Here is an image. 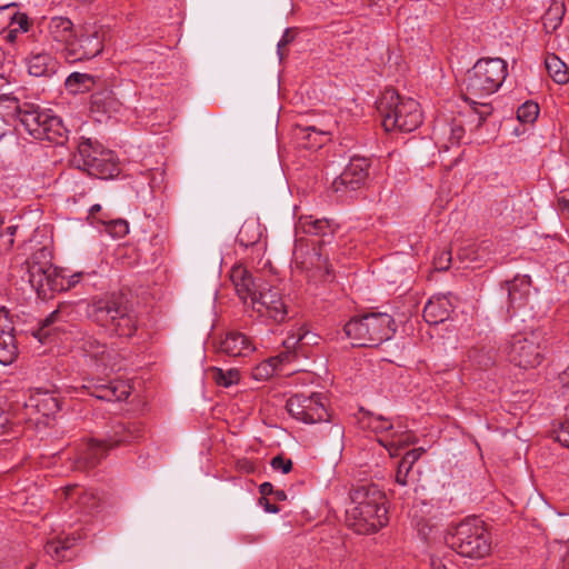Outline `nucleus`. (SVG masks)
Returning a JSON list of instances; mask_svg holds the SVG:
<instances>
[{
  "label": "nucleus",
  "mask_w": 569,
  "mask_h": 569,
  "mask_svg": "<svg viewBox=\"0 0 569 569\" xmlns=\"http://www.w3.org/2000/svg\"><path fill=\"white\" fill-rule=\"evenodd\" d=\"M506 77L507 63L500 58L480 59L467 72L463 98L478 114V126L492 112L491 104L481 100L495 93L501 87Z\"/></svg>",
  "instance_id": "nucleus-1"
},
{
  "label": "nucleus",
  "mask_w": 569,
  "mask_h": 569,
  "mask_svg": "<svg viewBox=\"0 0 569 569\" xmlns=\"http://www.w3.org/2000/svg\"><path fill=\"white\" fill-rule=\"evenodd\" d=\"M347 523L360 535H370L388 522L386 497L376 486H360L351 491Z\"/></svg>",
  "instance_id": "nucleus-2"
},
{
  "label": "nucleus",
  "mask_w": 569,
  "mask_h": 569,
  "mask_svg": "<svg viewBox=\"0 0 569 569\" xmlns=\"http://www.w3.org/2000/svg\"><path fill=\"white\" fill-rule=\"evenodd\" d=\"M87 316L111 336L130 338L138 328L137 315L121 295L92 299L87 307Z\"/></svg>",
  "instance_id": "nucleus-3"
},
{
  "label": "nucleus",
  "mask_w": 569,
  "mask_h": 569,
  "mask_svg": "<svg viewBox=\"0 0 569 569\" xmlns=\"http://www.w3.org/2000/svg\"><path fill=\"white\" fill-rule=\"evenodd\" d=\"M386 131L411 132L422 123V111L418 101L401 97L395 89H386L377 102Z\"/></svg>",
  "instance_id": "nucleus-4"
},
{
  "label": "nucleus",
  "mask_w": 569,
  "mask_h": 569,
  "mask_svg": "<svg viewBox=\"0 0 569 569\" xmlns=\"http://www.w3.org/2000/svg\"><path fill=\"white\" fill-rule=\"evenodd\" d=\"M357 347H378L396 332L395 320L388 313H368L350 319L343 328Z\"/></svg>",
  "instance_id": "nucleus-5"
},
{
  "label": "nucleus",
  "mask_w": 569,
  "mask_h": 569,
  "mask_svg": "<svg viewBox=\"0 0 569 569\" xmlns=\"http://www.w3.org/2000/svg\"><path fill=\"white\" fill-rule=\"evenodd\" d=\"M17 129H22L36 140H48L57 144H62L68 133L62 120L52 110L43 109L31 102L29 106H24Z\"/></svg>",
  "instance_id": "nucleus-6"
},
{
  "label": "nucleus",
  "mask_w": 569,
  "mask_h": 569,
  "mask_svg": "<svg viewBox=\"0 0 569 569\" xmlns=\"http://www.w3.org/2000/svg\"><path fill=\"white\" fill-rule=\"evenodd\" d=\"M448 545L459 555L470 558H482L491 549L490 535L478 517L461 521L448 538Z\"/></svg>",
  "instance_id": "nucleus-7"
},
{
  "label": "nucleus",
  "mask_w": 569,
  "mask_h": 569,
  "mask_svg": "<svg viewBox=\"0 0 569 569\" xmlns=\"http://www.w3.org/2000/svg\"><path fill=\"white\" fill-rule=\"evenodd\" d=\"M542 343L543 337L540 331L515 335L507 346L508 359L519 368H535L543 359L545 347Z\"/></svg>",
  "instance_id": "nucleus-8"
},
{
  "label": "nucleus",
  "mask_w": 569,
  "mask_h": 569,
  "mask_svg": "<svg viewBox=\"0 0 569 569\" xmlns=\"http://www.w3.org/2000/svg\"><path fill=\"white\" fill-rule=\"evenodd\" d=\"M70 333L74 336L72 340L73 349L86 359H89L98 370L113 369L117 359V353L113 349L89 332L76 331Z\"/></svg>",
  "instance_id": "nucleus-9"
},
{
  "label": "nucleus",
  "mask_w": 569,
  "mask_h": 569,
  "mask_svg": "<svg viewBox=\"0 0 569 569\" xmlns=\"http://www.w3.org/2000/svg\"><path fill=\"white\" fill-rule=\"evenodd\" d=\"M30 21L26 13L20 12L16 3L0 6V36L9 43L28 44L33 34H27Z\"/></svg>",
  "instance_id": "nucleus-10"
},
{
  "label": "nucleus",
  "mask_w": 569,
  "mask_h": 569,
  "mask_svg": "<svg viewBox=\"0 0 569 569\" xmlns=\"http://www.w3.org/2000/svg\"><path fill=\"white\" fill-rule=\"evenodd\" d=\"M289 415L303 423H316L327 420V409L319 393H296L287 400Z\"/></svg>",
  "instance_id": "nucleus-11"
},
{
  "label": "nucleus",
  "mask_w": 569,
  "mask_h": 569,
  "mask_svg": "<svg viewBox=\"0 0 569 569\" xmlns=\"http://www.w3.org/2000/svg\"><path fill=\"white\" fill-rule=\"evenodd\" d=\"M252 309L260 316L274 322H282L287 318V306L280 291L267 283H260L259 290L251 300Z\"/></svg>",
  "instance_id": "nucleus-12"
},
{
  "label": "nucleus",
  "mask_w": 569,
  "mask_h": 569,
  "mask_svg": "<svg viewBox=\"0 0 569 569\" xmlns=\"http://www.w3.org/2000/svg\"><path fill=\"white\" fill-rule=\"evenodd\" d=\"M102 50V38L97 30L77 29V36L72 37L63 56L68 62L74 63L92 59L100 54Z\"/></svg>",
  "instance_id": "nucleus-13"
},
{
  "label": "nucleus",
  "mask_w": 569,
  "mask_h": 569,
  "mask_svg": "<svg viewBox=\"0 0 569 569\" xmlns=\"http://www.w3.org/2000/svg\"><path fill=\"white\" fill-rule=\"evenodd\" d=\"M369 168L370 162L368 159L361 157L351 158L341 174L332 181V190L336 193H341V197H343L349 192L360 189L368 179Z\"/></svg>",
  "instance_id": "nucleus-14"
},
{
  "label": "nucleus",
  "mask_w": 569,
  "mask_h": 569,
  "mask_svg": "<svg viewBox=\"0 0 569 569\" xmlns=\"http://www.w3.org/2000/svg\"><path fill=\"white\" fill-rule=\"evenodd\" d=\"M20 271L22 272L21 279L38 292L44 291L46 287L51 290L58 289L57 278H52L56 270L48 263H40L32 258L26 261Z\"/></svg>",
  "instance_id": "nucleus-15"
},
{
  "label": "nucleus",
  "mask_w": 569,
  "mask_h": 569,
  "mask_svg": "<svg viewBox=\"0 0 569 569\" xmlns=\"http://www.w3.org/2000/svg\"><path fill=\"white\" fill-rule=\"evenodd\" d=\"M296 241L293 254L299 260V253L303 249L302 234L331 237L333 227L327 219H315L312 216H301L295 226Z\"/></svg>",
  "instance_id": "nucleus-16"
},
{
  "label": "nucleus",
  "mask_w": 569,
  "mask_h": 569,
  "mask_svg": "<svg viewBox=\"0 0 569 569\" xmlns=\"http://www.w3.org/2000/svg\"><path fill=\"white\" fill-rule=\"evenodd\" d=\"M60 498L69 508H74L77 511L91 513L98 509L100 499L93 490L84 489L78 485L66 486L60 491Z\"/></svg>",
  "instance_id": "nucleus-17"
},
{
  "label": "nucleus",
  "mask_w": 569,
  "mask_h": 569,
  "mask_svg": "<svg viewBox=\"0 0 569 569\" xmlns=\"http://www.w3.org/2000/svg\"><path fill=\"white\" fill-rule=\"evenodd\" d=\"M256 350L252 340L242 332L229 331L219 341L217 351L231 358H246Z\"/></svg>",
  "instance_id": "nucleus-18"
},
{
  "label": "nucleus",
  "mask_w": 569,
  "mask_h": 569,
  "mask_svg": "<svg viewBox=\"0 0 569 569\" xmlns=\"http://www.w3.org/2000/svg\"><path fill=\"white\" fill-rule=\"evenodd\" d=\"M28 72L32 77L50 78L57 73L59 61L44 50H30L24 58Z\"/></svg>",
  "instance_id": "nucleus-19"
},
{
  "label": "nucleus",
  "mask_w": 569,
  "mask_h": 569,
  "mask_svg": "<svg viewBox=\"0 0 569 569\" xmlns=\"http://www.w3.org/2000/svg\"><path fill=\"white\" fill-rule=\"evenodd\" d=\"M47 33L48 38L56 43L58 49L64 54L72 37L77 36V28L68 17L54 16L48 20Z\"/></svg>",
  "instance_id": "nucleus-20"
},
{
  "label": "nucleus",
  "mask_w": 569,
  "mask_h": 569,
  "mask_svg": "<svg viewBox=\"0 0 569 569\" xmlns=\"http://www.w3.org/2000/svg\"><path fill=\"white\" fill-rule=\"evenodd\" d=\"M83 170L100 179L113 178L120 171L113 151L103 148L99 151V154L87 160V167Z\"/></svg>",
  "instance_id": "nucleus-21"
},
{
  "label": "nucleus",
  "mask_w": 569,
  "mask_h": 569,
  "mask_svg": "<svg viewBox=\"0 0 569 569\" xmlns=\"http://www.w3.org/2000/svg\"><path fill=\"white\" fill-rule=\"evenodd\" d=\"M109 449L102 441H83L77 447L74 463L78 469L96 467L108 453Z\"/></svg>",
  "instance_id": "nucleus-22"
},
{
  "label": "nucleus",
  "mask_w": 569,
  "mask_h": 569,
  "mask_svg": "<svg viewBox=\"0 0 569 569\" xmlns=\"http://www.w3.org/2000/svg\"><path fill=\"white\" fill-rule=\"evenodd\" d=\"M508 309L517 310L528 305L531 297L532 283L529 276H516L506 282Z\"/></svg>",
  "instance_id": "nucleus-23"
},
{
  "label": "nucleus",
  "mask_w": 569,
  "mask_h": 569,
  "mask_svg": "<svg viewBox=\"0 0 569 569\" xmlns=\"http://www.w3.org/2000/svg\"><path fill=\"white\" fill-rule=\"evenodd\" d=\"M83 388L88 390L90 396L104 401H122L130 395L129 386L122 381H110L108 383L89 381L88 385H83Z\"/></svg>",
  "instance_id": "nucleus-24"
},
{
  "label": "nucleus",
  "mask_w": 569,
  "mask_h": 569,
  "mask_svg": "<svg viewBox=\"0 0 569 569\" xmlns=\"http://www.w3.org/2000/svg\"><path fill=\"white\" fill-rule=\"evenodd\" d=\"M451 293L431 297L423 308V318L428 323H440L450 317L453 309Z\"/></svg>",
  "instance_id": "nucleus-25"
},
{
  "label": "nucleus",
  "mask_w": 569,
  "mask_h": 569,
  "mask_svg": "<svg viewBox=\"0 0 569 569\" xmlns=\"http://www.w3.org/2000/svg\"><path fill=\"white\" fill-rule=\"evenodd\" d=\"M142 427L138 422H119L112 427L108 437L103 440L108 449L111 450L123 443H129L141 437Z\"/></svg>",
  "instance_id": "nucleus-26"
},
{
  "label": "nucleus",
  "mask_w": 569,
  "mask_h": 569,
  "mask_svg": "<svg viewBox=\"0 0 569 569\" xmlns=\"http://www.w3.org/2000/svg\"><path fill=\"white\" fill-rule=\"evenodd\" d=\"M230 279L239 298L243 301L252 300V296L259 290V284L242 266H234L230 272Z\"/></svg>",
  "instance_id": "nucleus-27"
},
{
  "label": "nucleus",
  "mask_w": 569,
  "mask_h": 569,
  "mask_svg": "<svg viewBox=\"0 0 569 569\" xmlns=\"http://www.w3.org/2000/svg\"><path fill=\"white\" fill-rule=\"evenodd\" d=\"M69 316V307L60 306L57 310L52 311L41 323L34 336L39 341L49 338L53 331H64V323Z\"/></svg>",
  "instance_id": "nucleus-28"
},
{
  "label": "nucleus",
  "mask_w": 569,
  "mask_h": 569,
  "mask_svg": "<svg viewBox=\"0 0 569 569\" xmlns=\"http://www.w3.org/2000/svg\"><path fill=\"white\" fill-rule=\"evenodd\" d=\"M24 406L27 409H33L43 417L52 416L60 410L58 399L47 391H38L31 395Z\"/></svg>",
  "instance_id": "nucleus-29"
},
{
  "label": "nucleus",
  "mask_w": 569,
  "mask_h": 569,
  "mask_svg": "<svg viewBox=\"0 0 569 569\" xmlns=\"http://www.w3.org/2000/svg\"><path fill=\"white\" fill-rule=\"evenodd\" d=\"M493 362L492 349L475 347L467 352V358L463 360V370H487Z\"/></svg>",
  "instance_id": "nucleus-30"
},
{
  "label": "nucleus",
  "mask_w": 569,
  "mask_h": 569,
  "mask_svg": "<svg viewBox=\"0 0 569 569\" xmlns=\"http://www.w3.org/2000/svg\"><path fill=\"white\" fill-rule=\"evenodd\" d=\"M378 441L383 446L391 457H397L399 451L410 445H415L417 439L411 431L396 430L391 432L390 437L378 438Z\"/></svg>",
  "instance_id": "nucleus-31"
},
{
  "label": "nucleus",
  "mask_w": 569,
  "mask_h": 569,
  "mask_svg": "<svg viewBox=\"0 0 569 569\" xmlns=\"http://www.w3.org/2000/svg\"><path fill=\"white\" fill-rule=\"evenodd\" d=\"M425 453L423 448H415L405 453L401 460L398 463L397 472H396V482L400 486H406L408 483L407 478L412 469L413 465L420 459V457Z\"/></svg>",
  "instance_id": "nucleus-32"
},
{
  "label": "nucleus",
  "mask_w": 569,
  "mask_h": 569,
  "mask_svg": "<svg viewBox=\"0 0 569 569\" xmlns=\"http://www.w3.org/2000/svg\"><path fill=\"white\" fill-rule=\"evenodd\" d=\"M30 102H20L14 97H0V116L8 122L18 121L22 118V110L24 106H29Z\"/></svg>",
  "instance_id": "nucleus-33"
},
{
  "label": "nucleus",
  "mask_w": 569,
  "mask_h": 569,
  "mask_svg": "<svg viewBox=\"0 0 569 569\" xmlns=\"http://www.w3.org/2000/svg\"><path fill=\"white\" fill-rule=\"evenodd\" d=\"M94 86V78L89 73L72 72L66 81V90L71 94H79L90 91Z\"/></svg>",
  "instance_id": "nucleus-34"
},
{
  "label": "nucleus",
  "mask_w": 569,
  "mask_h": 569,
  "mask_svg": "<svg viewBox=\"0 0 569 569\" xmlns=\"http://www.w3.org/2000/svg\"><path fill=\"white\" fill-rule=\"evenodd\" d=\"M18 356V347L11 331L0 328V363L8 366Z\"/></svg>",
  "instance_id": "nucleus-35"
},
{
  "label": "nucleus",
  "mask_w": 569,
  "mask_h": 569,
  "mask_svg": "<svg viewBox=\"0 0 569 569\" xmlns=\"http://www.w3.org/2000/svg\"><path fill=\"white\" fill-rule=\"evenodd\" d=\"M76 538L71 536L57 537L48 540L44 551L53 560L61 561L66 559V552L74 545Z\"/></svg>",
  "instance_id": "nucleus-36"
},
{
  "label": "nucleus",
  "mask_w": 569,
  "mask_h": 569,
  "mask_svg": "<svg viewBox=\"0 0 569 569\" xmlns=\"http://www.w3.org/2000/svg\"><path fill=\"white\" fill-rule=\"evenodd\" d=\"M545 64L549 76L556 83L565 84L569 81V70L566 63L556 54L547 56Z\"/></svg>",
  "instance_id": "nucleus-37"
},
{
  "label": "nucleus",
  "mask_w": 569,
  "mask_h": 569,
  "mask_svg": "<svg viewBox=\"0 0 569 569\" xmlns=\"http://www.w3.org/2000/svg\"><path fill=\"white\" fill-rule=\"evenodd\" d=\"M102 147L98 143H93L90 139H82L78 143V153L73 157V162L78 168L84 169L87 167V160L99 154Z\"/></svg>",
  "instance_id": "nucleus-38"
},
{
  "label": "nucleus",
  "mask_w": 569,
  "mask_h": 569,
  "mask_svg": "<svg viewBox=\"0 0 569 569\" xmlns=\"http://www.w3.org/2000/svg\"><path fill=\"white\" fill-rule=\"evenodd\" d=\"M565 12L563 2L553 1L542 18L545 29L548 32L555 31L561 24Z\"/></svg>",
  "instance_id": "nucleus-39"
},
{
  "label": "nucleus",
  "mask_w": 569,
  "mask_h": 569,
  "mask_svg": "<svg viewBox=\"0 0 569 569\" xmlns=\"http://www.w3.org/2000/svg\"><path fill=\"white\" fill-rule=\"evenodd\" d=\"M261 237L260 226L256 221H246L237 236L240 246L250 247L259 241Z\"/></svg>",
  "instance_id": "nucleus-40"
},
{
  "label": "nucleus",
  "mask_w": 569,
  "mask_h": 569,
  "mask_svg": "<svg viewBox=\"0 0 569 569\" xmlns=\"http://www.w3.org/2000/svg\"><path fill=\"white\" fill-rule=\"evenodd\" d=\"M367 427L371 429L377 435H380L379 438L386 439L390 437L391 432L395 431V425L389 419L382 416L369 415L367 417Z\"/></svg>",
  "instance_id": "nucleus-41"
},
{
  "label": "nucleus",
  "mask_w": 569,
  "mask_h": 569,
  "mask_svg": "<svg viewBox=\"0 0 569 569\" xmlns=\"http://www.w3.org/2000/svg\"><path fill=\"white\" fill-rule=\"evenodd\" d=\"M212 379L218 386L221 387H230L233 383H237L239 380V371L236 369H230L228 371H223L220 368L212 369Z\"/></svg>",
  "instance_id": "nucleus-42"
},
{
  "label": "nucleus",
  "mask_w": 569,
  "mask_h": 569,
  "mask_svg": "<svg viewBox=\"0 0 569 569\" xmlns=\"http://www.w3.org/2000/svg\"><path fill=\"white\" fill-rule=\"evenodd\" d=\"M539 114V107L537 103L527 101L522 103L517 110V118L520 122L532 123Z\"/></svg>",
  "instance_id": "nucleus-43"
},
{
  "label": "nucleus",
  "mask_w": 569,
  "mask_h": 569,
  "mask_svg": "<svg viewBox=\"0 0 569 569\" xmlns=\"http://www.w3.org/2000/svg\"><path fill=\"white\" fill-rule=\"evenodd\" d=\"M315 339L316 336L313 333H310L309 331L300 328L298 329L297 333H293L291 337H288V339L284 341V345L288 348L295 347L297 343L310 345L316 343Z\"/></svg>",
  "instance_id": "nucleus-44"
},
{
  "label": "nucleus",
  "mask_w": 569,
  "mask_h": 569,
  "mask_svg": "<svg viewBox=\"0 0 569 569\" xmlns=\"http://www.w3.org/2000/svg\"><path fill=\"white\" fill-rule=\"evenodd\" d=\"M102 222L106 224V231L114 238L124 237L129 232V224L126 220L117 219Z\"/></svg>",
  "instance_id": "nucleus-45"
},
{
  "label": "nucleus",
  "mask_w": 569,
  "mask_h": 569,
  "mask_svg": "<svg viewBox=\"0 0 569 569\" xmlns=\"http://www.w3.org/2000/svg\"><path fill=\"white\" fill-rule=\"evenodd\" d=\"M90 273L83 271L74 272L70 276H61V282L58 283V289L69 290L80 283L84 277H90Z\"/></svg>",
  "instance_id": "nucleus-46"
},
{
  "label": "nucleus",
  "mask_w": 569,
  "mask_h": 569,
  "mask_svg": "<svg viewBox=\"0 0 569 569\" xmlns=\"http://www.w3.org/2000/svg\"><path fill=\"white\" fill-rule=\"evenodd\" d=\"M312 134L320 136L321 138H315V141L311 143V147H320L325 141L323 137L328 134V132L323 130H317L316 127L312 126L305 127L299 130V136L301 137V139L310 140Z\"/></svg>",
  "instance_id": "nucleus-47"
},
{
  "label": "nucleus",
  "mask_w": 569,
  "mask_h": 569,
  "mask_svg": "<svg viewBox=\"0 0 569 569\" xmlns=\"http://www.w3.org/2000/svg\"><path fill=\"white\" fill-rule=\"evenodd\" d=\"M271 467L274 470H280L282 473H288L292 468V461L284 459L282 456H276L271 460Z\"/></svg>",
  "instance_id": "nucleus-48"
},
{
  "label": "nucleus",
  "mask_w": 569,
  "mask_h": 569,
  "mask_svg": "<svg viewBox=\"0 0 569 569\" xmlns=\"http://www.w3.org/2000/svg\"><path fill=\"white\" fill-rule=\"evenodd\" d=\"M451 253L450 251H442L435 257L433 264L437 270H447L450 267Z\"/></svg>",
  "instance_id": "nucleus-49"
},
{
  "label": "nucleus",
  "mask_w": 569,
  "mask_h": 569,
  "mask_svg": "<svg viewBox=\"0 0 569 569\" xmlns=\"http://www.w3.org/2000/svg\"><path fill=\"white\" fill-rule=\"evenodd\" d=\"M555 439L566 448H569V422L561 425L558 430L555 431Z\"/></svg>",
  "instance_id": "nucleus-50"
},
{
  "label": "nucleus",
  "mask_w": 569,
  "mask_h": 569,
  "mask_svg": "<svg viewBox=\"0 0 569 569\" xmlns=\"http://www.w3.org/2000/svg\"><path fill=\"white\" fill-rule=\"evenodd\" d=\"M292 40H293V36L291 34L290 30L287 29L283 32L281 39L279 40V42L277 44V52H278V56H279L280 60H282L283 57H284V53L282 51L283 47L289 44Z\"/></svg>",
  "instance_id": "nucleus-51"
},
{
  "label": "nucleus",
  "mask_w": 569,
  "mask_h": 569,
  "mask_svg": "<svg viewBox=\"0 0 569 569\" xmlns=\"http://www.w3.org/2000/svg\"><path fill=\"white\" fill-rule=\"evenodd\" d=\"M16 231H17L16 226H9L6 229V232L0 234V240H2L3 243L7 246H11L13 243V236H14Z\"/></svg>",
  "instance_id": "nucleus-52"
},
{
  "label": "nucleus",
  "mask_w": 569,
  "mask_h": 569,
  "mask_svg": "<svg viewBox=\"0 0 569 569\" xmlns=\"http://www.w3.org/2000/svg\"><path fill=\"white\" fill-rule=\"evenodd\" d=\"M430 569H449L441 558L431 557Z\"/></svg>",
  "instance_id": "nucleus-53"
},
{
  "label": "nucleus",
  "mask_w": 569,
  "mask_h": 569,
  "mask_svg": "<svg viewBox=\"0 0 569 569\" xmlns=\"http://www.w3.org/2000/svg\"><path fill=\"white\" fill-rule=\"evenodd\" d=\"M260 492L262 495H270L273 492V486L270 483V482H263L261 486H260Z\"/></svg>",
  "instance_id": "nucleus-54"
},
{
  "label": "nucleus",
  "mask_w": 569,
  "mask_h": 569,
  "mask_svg": "<svg viewBox=\"0 0 569 569\" xmlns=\"http://www.w3.org/2000/svg\"><path fill=\"white\" fill-rule=\"evenodd\" d=\"M559 380L563 387H569V367L559 376Z\"/></svg>",
  "instance_id": "nucleus-55"
},
{
  "label": "nucleus",
  "mask_w": 569,
  "mask_h": 569,
  "mask_svg": "<svg viewBox=\"0 0 569 569\" xmlns=\"http://www.w3.org/2000/svg\"><path fill=\"white\" fill-rule=\"evenodd\" d=\"M262 371H264L267 376L270 373L268 371V366L267 365H262V366L257 367V369L254 370V377L256 378L262 377Z\"/></svg>",
  "instance_id": "nucleus-56"
},
{
  "label": "nucleus",
  "mask_w": 569,
  "mask_h": 569,
  "mask_svg": "<svg viewBox=\"0 0 569 569\" xmlns=\"http://www.w3.org/2000/svg\"><path fill=\"white\" fill-rule=\"evenodd\" d=\"M100 210H101V206H100V204H93V206L90 208V210H89V214H90L91 217H94V214H96L97 212H99Z\"/></svg>",
  "instance_id": "nucleus-57"
},
{
  "label": "nucleus",
  "mask_w": 569,
  "mask_h": 569,
  "mask_svg": "<svg viewBox=\"0 0 569 569\" xmlns=\"http://www.w3.org/2000/svg\"><path fill=\"white\" fill-rule=\"evenodd\" d=\"M274 495H276L277 499H279V500H284L286 499V493L282 490H277L274 492Z\"/></svg>",
  "instance_id": "nucleus-58"
},
{
  "label": "nucleus",
  "mask_w": 569,
  "mask_h": 569,
  "mask_svg": "<svg viewBox=\"0 0 569 569\" xmlns=\"http://www.w3.org/2000/svg\"><path fill=\"white\" fill-rule=\"evenodd\" d=\"M7 418L3 416V412L0 410V428H3L7 423Z\"/></svg>",
  "instance_id": "nucleus-59"
},
{
  "label": "nucleus",
  "mask_w": 569,
  "mask_h": 569,
  "mask_svg": "<svg viewBox=\"0 0 569 569\" xmlns=\"http://www.w3.org/2000/svg\"><path fill=\"white\" fill-rule=\"evenodd\" d=\"M3 58H4V54H3L2 49L0 48V73L3 71Z\"/></svg>",
  "instance_id": "nucleus-60"
},
{
  "label": "nucleus",
  "mask_w": 569,
  "mask_h": 569,
  "mask_svg": "<svg viewBox=\"0 0 569 569\" xmlns=\"http://www.w3.org/2000/svg\"><path fill=\"white\" fill-rule=\"evenodd\" d=\"M313 251H315V253H313V254L317 257L318 261H320V260H321V258H322V253L317 252L315 249H313Z\"/></svg>",
  "instance_id": "nucleus-61"
},
{
  "label": "nucleus",
  "mask_w": 569,
  "mask_h": 569,
  "mask_svg": "<svg viewBox=\"0 0 569 569\" xmlns=\"http://www.w3.org/2000/svg\"><path fill=\"white\" fill-rule=\"evenodd\" d=\"M268 511H270V512H277V511H278V509H277L276 507H269V508H268Z\"/></svg>",
  "instance_id": "nucleus-62"
},
{
  "label": "nucleus",
  "mask_w": 569,
  "mask_h": 569,
  "mask_svg": "<svg viewBox=\"0 0 569 569\" xmlns=\"http://www.w3.org/2000/svg\"><path fill=\"white\" fill-rule=\"evenodd\" d=\"M98 102H99L98 97L93 96V103H98Z\"/></svg>",
  "instance_id": "nucleus-63"
},
{
  "label": "nucleus",
  "mask_w": 569,
  "mask_h": 569,
  "mask_svg": "<svg viewBox=\"0 0 569 569\" xmlns=\"http://www.w3.org/2000/svg\"><path fill=\"white\" fill-rule=\"evenodd\" d=\"M27 569H33V565H31L30 567H28Z\"/></svg>",
  "instance_id": "nucleus-64"
}]
</instances>
